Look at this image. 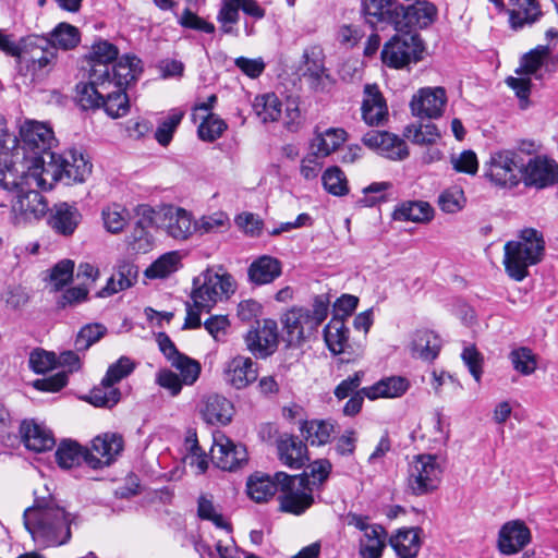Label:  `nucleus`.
I'll use <instances>...</instances> for the list:
<instances>
[{"label": "nucleus", "instance_id": "f257e3e1", "mask_svg": "<svg viewBox=\"0 0 558 558\" xmlns=\"http://www.w3.org/2000/svg\"><path fill=\"white\" fill-rule=\"evenodd\" d=\"M75 518L52 496L36 497L34 505L23 514L26 530L41 548L66 544L71 539V524Z\"/></svg>", "mask_w": 558, "mask_h": 558}, {"label": "nucleus", "instance_id": "f03ea898", "mask_svg": "<svg viewBox=\"0 0 558 558\" xmlns=\"http://www.w3.org/2000/svg\"><path fill=\"white\" fill-rule=\"evenodd\" d=\"M89 64L88 74L95 83L104 84L117 80L121 84L136 82L143 72V63L135 54H123L108 40L95 41L86 57Z\"/></svg>", "mask_w": 558, "mask_h": 558}, {"label": "nucleus", "instance_id": "7ed1b4c3", "mask_svg": "<svg viewBox=\"0 0 558 558\" xmlns=\"http://www.w3.org/2000/svg\"><path fill=\"white\" fill-rule=\"evenodd\" d=\"M43 175L41 167L23 158L19 149H0V187L4 191L14 194L23 189L24 181L46 190Z\"/></svg>", "mask_w": 558, "mask_h": 558}, {"label": "nucleus", "instance_id": "20e7f679", "mask_svg": "<svg viewBox=\"0 0 558 558\" xmlns=\"http://www.w3.org/2000/svg\"><path fill=\"white\" fill-rule=\"evenodd\" d=\"M92 162L82 151L69 149L63 155H49L47 163L41 168V174L46 181V190H50L59 181L65 184L84 182L92 174Z\"/></svg>", "mask_w": 558, "mask_h": 558}, {"label": "nucleus", "instance_id": "39448f33", "mask_svg": "<svg viewBox=\"0 0 558 558\" xmlns=\"http://www.w3.org/2000/svg\"><path fill=\"white\" fill-rule=\"evenodd\" d=\"M279 482V509L281 512L301 515L314 505L315 481L308 480L307 472L289 475L276 472Z\"/></svg>", "mask_w": 558, "mask_h": 558}, {"label": "nucleus", "instance_id": "423d86ee", "mask_svg": "<svg viewBox=\"0 0 558 558\" xmlns=\"http://www.w3.org/2000/svg\"><path fill=\"white\" fill-rule=\"evenodd\" d=\"M234 289L230 274H219L208 268L193 279L191 299L196 308L209 312L217 302L228 299Z\"/></svg>", "mask_w": 558, "mask_h": 558}, {"label": "nucleus", "instance_id": "0eeeda50", "mask_svg": "<svg viewBox=\"0 0 558 558\" xmlns=\"http://www.w3.org/2000/svg\"><path fill=\"white\" fill-rule=\"evenodd\" d=\"M20 143L13 149H19L23 158L38 163L44 168L49 159L54 135L52 129L43 122L26 121L20 129Z\"/></svg>", "mask_w": 558, "mask_h": 558}, {"label": "nucleus", "instance_id": "6e6552de", "mask_svg": "<svg viewBox=\"0 0 558 558\" xmlns=\"http://www.w3.org/2000/svg\"><path fill=\"white\" fill-rule=\"evenodd\" d=\"M425 46L417 33H400L392 36L383 47L381 61L391 69H403L423 59Z\"/></svg>", "mask_w": 558, "mask_h": 558}, {"label": "nucleus", "instance_id": "1a4fd4ad", "mask_svg": "<svg viewBox=\"0 0 558 558\" xmlns=\"http://www.w3.org/2000/svg\"><path fill=\"white\" fill-rule=\"evenodd\" d=\"M524 158L520 151L504 149L493 153L486 163L485 177L495 185L515 187L522 182Z\"/></svg>", "mask_w": 558, "mask_h": 558}, {"label": "nucleus", "instance_id": "9d476101", "mask_svg": "<svg viewBox=\"0 0 558 558\" xmlns=\"http://www.w3.org/2000/svg\"><path fill=\"white\" fill-rule=\"evenodd\" d=\"M442 469L436 456L418 454L408 470V488L415 496L428 495L438 489Z\"/></svg>", "mask_w": 558, "mask_h": 558}, {"label": "nucleus", "instance_id": "9b49d317", "mask_svg": "<svg viewBox=\"0 0 558 558\" xmlns=\"http://www.w3.org/2000/svg\"><path fill=\"white\" fill-rule=\"evenodd\" d=\"M302 77L314 93H329L336 84L325 65V53L320 46L304 49L302 54Z\"/></svg>", "mask_w": 558, "mask_h": 558}, {"label": "nucleus", "instance_id": "f8f14e48", "mask_svg": "<svg viewBox=\"0 0 558 558\" xmlns=\"http://www.w3.org/2000/svg\"><path fill=\"white\" fill-rule=\"evenodd\" d=\"M362 13L365 22L374 29L384 31L392 26L403 28L404 5L397 0H363Z\"/></svg>", "mask_w": 558, "mask_h": 558}, {"label": "nucleus", "instance_id": "ddd939ff", "mask_svg": "<svg viewBox=\"0 0 558 558\" xmlns=\"http://www.w3.org/2000/svg\"><path fill=\"white\" fill-rule=\"evenodd\" d=\"M347 523L363 532L359 541V555H368L369 558H381L387 546L388 533L386 529L377 523H369V517L349 512Z\"/></svg>", "mask_w": 558, "mask_h": 558}, {"label": "nucleus", "instance_id": "4468645a", "mask_svg": "<svg viewBox=\"0 0 558 558\" xmlns=\"http://www.w3.org/2000/svg\"><path fill=\"white\" fill-rule=\"evenodd\" d=\"M539 247H521L514 241H508L504 246V266L507 275L520 282L529 276V267L542 262Z\"/></svg>", "mask_w": 558, "mask_h": 558}, {"label": "nucleus", "instance_id": "2eb2a0df", "mask_svg": "<svg viewBox=\"0 0 558 558\" xmlns=\"http://www.w3.org/2000/svg\"><path fill=\"white\" fill-rule=\"evenodd\" d=\"M522 182L526 187L543 190L558 183V163L547 156L530 157L522 168Z\"/></svg>", "mask_w": 558, "mask_h": 558}, {"label": "nucleus", "instance_id": "dca6fc26", "mask_svg": "<svg viewBox=\"0 0 558 558\" xmlns=\"http://www.w3.org/2000/svg\"><path fill=\"white\" fill-rule=\"evenodd\" d=\"M124 440L120 434L105 433L96 436L88 448L86 464L94 470H99L112 464L122 453Z\"/></svg>", "mask_w": 558, "mask_h": 558}, {"label": "nucleus", "instance_id": "f3484780", "mask_svg": "<svg viewBox=\"0 0 558 558\" xmlns=\"http://www.w3.org/2000/svg\"><path fill=\"white\" fill-rule=\"evenodd\" d=\"M257 326L244 337L247 350L257 359H266L278 348V326L274 319L256 322Z\"/></svg>", "mask_w": 558, "mask_h": 558}, {"label": "nucleus", "instance_id": "a211bd4d", "mask_svg": "<svg viewBox=\"0 0 558 558\" xmlns=\"http://www.w3.org/2000/svg\"><path fill=\"white\" fill-rule=\"evenodd\" d=\"M213 463L223 471H236L247 463L248 457L243 445H236L225 435L214 438L210 449Z\"/></svg>", "mask_w": 558, "mask_h": 558}, {"label": "nucleus", "instance_id": "6ab92c4d", "mask_svg": "<svg viewBox=\"0 0 558 558\" xmlns=\"http://www.w3.org/2000/svg\"><path fill=\"white\" fill-rule=\"evenodd\" d=\"M446 102L447 95L444 87H425L413 95L410 108L415 117L437 119L441 117Z\"/></svg>", "mask_w": 558, "mask_h": 558}, {"label": "nucleus", "instance_id": "aec40b11", "mask_svg": "<svg viewBox=\"0 0 558 558\" xmlns=\"http://www.w3.org/2000/svg\"><path fill=\"white\" fill-rule=\"evenodd\" d=\"M47 225L57 234L63 238L72 236L83 220V216L75 204L60 202L47 211Z\"/></svg>", "mask_w": 558, "mask_h": 558}, {"label": "nucleus", "instance_id": "412c9836", "mask_svg": "<svg viewBox=\"0 0 558 558\" xmlns=\"http://www.w3.org/2000/svg\"><path fill=\"white\" fill-rule=\"evenodd\" d=\"M158 227L175 240H186L194 231V221L187 210L167 205L159 209Z\"/></svg>", "mask_w": 558, "mask_h": 558}, {"label": "nucleus", "instance_id": "4be33fe9", "mask_svg": "<svg viewBox=\"0 0 558 558\" xmlns=\"http://www.w3.org/2000/svg\"><path fill=\"white\" fill-rule=\"evenodd\" d=\"M362 142L368 148L391 160H402L409 156L404 140L386 131L372 130L363 136Z\"/></svg>", "mask_w": 558, "mask_h": 558}, {"label": "nucleus", "instance_id": "5701e85b", "mask_svg": "<svg viewBox=\"0 0 558 558\" xmlns=\"http://www.w3.org/2000/svg\"><path fill=\"white\" fill-rule=\"evenodd\" d=\"M258 377L257 364L248 356L236 355L226 363L223 379L240 390L253 384Z\"/></svg>", "mask_w": 558, "mask_h": 558}, {"label": "nucleus", "instance_id": "b1692460", "mask_svg": "<svg viewBox=\"0 0 558 558\" xmlns=\"http://www.w3.org/2000/svg\"><path fill=\"white\" fill-rule=\"evenodd\" d=\"M530 542V529L520 520H513L505 523L498 534V548L500 553L505 555L519 553Z\"/></svg>", "mask_w": 558, "mask_h": 558}, {"label": "nucleus", "instance_id": "393cba45", "mask_svg": "<svg viewBox=\"0 0 558 558\" xmlns=\"http://www.w3.org/2000/svg\"><path fill=\"white\" fill-rule=\"evenodd\" d=\"M278 459L290 469H301L310 460L306 445L298 436L281 434L276 440Z\"/></svg>", "mask_w": 558, "mask_h": 558}, {"label": "nucleus", "instance_id": "a878e982", "mask_svg": "<svg viewBox=\"0 0 558 558\" xmlns=\"http://www.w3.org/2000/svg\"><path fill=\"white\" fill-rule=\"evenodd\" d=\"M361 110L363 120L371 126H379L387 121L388 107L376 84H366L364 86V98Z\"/></svg>", "mask_w": 558, "mask_h": 558}, {"label": "nucleus", "instance_id": "bb28decb", "mask_svg": "<svg viewBox=\"0 0 558 558\" xmlns=\"http://www.w3.org/2000/svg\"><path fill=\"white\" fill-rule=\"evenodd\" d=\"M499 10L505 9L502 0H489ZM509 22L512 29L518 31L525 24H533L542 15L536 0H509Z\"/></svg>", "mask_w": 558, "mask_h": 558}, {"label": "nucleus", "instance_id": "cd10ccee", "mask_svg": "<svg viewBox=\"0 0 558 558\" xmlns=\"http://www.w3.org/2000/svg\"><path fill=\"white\" fill-rule=\"evenodd\" d=\"M23 189L15 194V203L13 209L20 211L27 217L40 218L48 211V205L45 197L37 191L35 183L24 181Z\"/></svg>", "mask_w": 558, "mask_h": 558}, {"label": "nucleus", "instance_id": "c85d7f7f", "mask_svg": "<svg viewBox=\"0 0 558 558\" xmlns=\"http://www.w3.org/2000/svg\"><path fill=\"white\" fill-rule=\"evenodd\" d=\"M281 322L289 342H300L316 330L310 318V310L305 307H292L283 314Z\"/></svg>", "mask_w": 558, "mask_h": 558}, {"label": "nucleus", "instance_id": "c756f323", "mask_svg": "<svg viewBox=\"0 0 558 558\" xmlns=\"http://www.w3.org/2000/svg\"><path fill=\"white\" fill-rule=\"evenodd\" d=\"M20 433L25 447L35 452L51 450L56 445L52 432L35 421H24Z\"/></svg>", "mask_w": 558, "mask_h": 558}, {"label": "nucleus", "instance_id": "7c9ffc66", "mask_svg": "<svg viewBox=\"0 0 558 558\" xmlns=\"http://www.w3.org/2000/svg\"><path fill=\"white\" fill-rule=\"evenodd\" d=\"M282 274L281 262L270 255H262L254 259L247 268L248 281L255 286L274 282Z\"/></svg>", "mask_w": 558, "mask_h": 558}, {"label": "nucleus", "instance_id": "2f4dec72", "mask_svg": "<svg viewBox=\"0 0 558 558\" xmlns=\"http://www.w3.org/2000/svg\"><path fill=\"white\" fill-rule=\"evenodd\" d=\"M421 527L399 529L389 538V545L398 558H415L422 547Z\"/></svg>", "mask_w": 558, "mask_h": 558}, {"label": "nucleus", "instance_id": "473e14b6", "mask_svg": "<svg viewBox=\"0 0 558 558\" xmlns=\"http://www.w3.org/2000/svg\"><path fill=\"white\" fill-rule=\"evenodd\" d=\"M121 81V84H119L117 80H110V88L104 94V105H100V108L114 119L124 117L130 111V101L125 90L131 83H123L124 80Z\"/></svg>", "mask_w": 558, "mask_h": 558}, {"label": "nucleus", "instance_id": "72a5a7b5", "mask_svg": "<svg viewBox=\"0 0 558 558\" xmlns=\"http://www.w3.org/2000/svg\"><path fill=\"white\" fill-rule=\"evenodd\" d=\"M110 88V81L104 84L95 83L90 74L88 82H81L76 85L75 100L82 110H97L104 105V94Z\"/></svg>", "mask_w": 558, "mask_h": 558}, {"label": "nucleus", "instance_id": "f704fd0d", "mask_svg": "<svg viewBox=\"0 0 558 558\" xmlns=\"http://www.w3.org/2000/svg\"><path fill=\"white\" fill-rule=\"evenodd\" d=\"M233 404L220 395H210L206 398L202 410L203 418L211 425L228 424L233 415Z\"/></svg>", "mask_w": 558, "mask_h": 558}, {"label": "nucleus", "instance_id": "c9c22d12", "mask_svg": "<svg viewBox=\"0 0 558 558\" xmlns=\"http://www.w3.org/2000/svg\"><path fill=\"white\" fill-rule=\"evenodd\" d=\"M441 341L439 337L430 330H416L411 343V353L414 357L424 361H434L440 351Z\"/></svg>", "mask_w": 558, "mask_h": 558}, {"label": "nucleus", "instance_id": "e433bc0d", "mask_svg": "<svg viewBox=\"0 0 558 558\" xmlns=\"http://www.w3.org/2000/svg\"><path fill=\"white\" fill-rule=\"evenodd\" d=\"M409 381L404 377L392 376L384 378L371 387H364L363 393L369 400L378 398H398L409 389Z\"/></svg>", "mask_w": 558, "mask_h": 558}, {"label": "nucleus", "instance_id": "4c0bfd02", "mask_svg": "<svg viewBox=\"0 0 558 558\" xmlns=\"http://www.w3.org/2000/svg\"><path fill=\"white\" fill-rule=\"evenodd\" d=\"M324 339L332 354L345 353L350 348V343L349 328L345 326L344 320L331 317L324 328Z\"/></svg>", "mask_w": 558, "mask_h": 558}, {"label": "nucleus", "instance_id": "58836bf2", "mask_svg": "<svg viewBox=\"0 0 558 558\" xmlns=\"http://www.w3.org/2000/svg\"><path fill=\"white\" fill-rule=\"evenodd\" d=\"M300 430L312 446H325L335 433V424L331 420L302 421Z\"/></svg>", "mask_w": 558, "mask_h": 558}, {"label": "nucleus", "instance_id": "ea45409f", "mask_svg": "<svg viewBox=\"0 0 558 558\" xmlns=\"http://www.w3.org/2000/svg\"><path fill=\"white\" fill-rule=\"evenodd\" d=\"M404 13L403 27L413 25L426 28L436 20L437 8L429 1H417L404 7Z\"/></svg>", "mask_w": 558, "mask_h": 558}, {"label": "nucleus", "instance_id": "a19ab883", "mask_svg": "<svg viewBox=\"0 0 558 558\" xmlns=\"http://www.w3.org/2000/svg\"><path fill=\"white\" fill-rule=\"evenodd\" d=\"M88 448L82 447L77 441L64 439L56 450V461L62 469L78 466L82 462L86 463Z\"/></svg>", "mask_w": 558, "mask_h": 558}, {"label": "nucleus", "instance_id": "79ce46f5", "mask_svg": "<svg viewBox=\"0 0 558 558\" xmlns=\"http://www.w3.org/2000/svg\"><path fill=\"white\" fill-rule=\"evenodd\" d=\"M434 209L423 201H409L400 204L393 211L398 221L427 222L433 218Z\"/></svg>", "mask_w": 558, "mask_h": 558}, {"label": "nucleus", "instance_id": "37998d69", "mask_svg": "<svg viewBox=\"0 0 558 558\" xmlns=\"http://www.w3.org/2000/svg\"><path fill=\"white\" fill-rule=\"evenodd\" d=\"M46 37L54 51L74 49L81 41L78 28L65 22L59 23Z\"/></svg>", "mask_w": 558, "mask_h": 558}, {"label": "nucleus", "instance_id": "c03bdc74", "mask_svg": "<svg viewBox=\"0 0 558 558\" xmlns=\"http://www.w3.org/2000/svg\"><path fill=\"white\" fill-rule=\"evenodd\" d=\"M253 110L264 122L278 121L282 113V102L275 93H266L255 97Z\"/></svg>", "mask_w": 558, "mask_h": 558}, {"label": "nucleus", "instance_id": "a18cd8bd", "mask_svg": "<svg viewBox=\"0 0 558 558\" xmlns=\"http://www.w3.org/2000/svg\"><path fill=\"white\" fill-rule=\"evenodd\" d=\"M247 494L256 502H265L279 492V482L276 474L270 475H254L251 476L246 484Z\"/></svg>", "mask_w": 558, "mask_h": 558}, {"label": "nucleus", "instance_id": "49530a36", "mask_svg": "<svg viewBox=\"0 0 558 558\" xmlns=\"http://www.w3.org/2000/svg\"><path fill=\"white\" fill-rule=\"evenodd\" d=\"M345 134L343 129H329L318 135L311 145L313 155L316 157L330 155L345 141Z\"/></svg>", "mask_w": 558, "mask_h": 558}, {"label": "nucleus", "instance_id": "de8ad7c7", "mask_svg": "<svg viewBox=\"0 0 558 558\" xmlns=\"http://www.w3.org/2000/svg\"><path fill=\"white\" fill-rule=\"evenodd\" d=\"M137 220L135 222L134 232L132 234L133 242L135 245L136 242L144 240L147 235V229L157 226L159 222V210L154 209L149 205H138L136 208ZM133 248H136L133 246Z\"/></svg>", "mask_w": 558, "mask_h": 558}, {"label": "nucleus", "instance_id": "09e8293b", "mask_svg": "<svg viewBox=\"0 0 558 558\" xmlns=\"http://www.w3.org/2000/svg\"><path fill=\"white\" fill-rule=\"evenodd\" d=\"M121 399V391L112 383L101 379L99 386L94 387L88 396V401L95 407L112 408Z\"/></svg>", "mask_w": 558, "mask_h": 558}, {"label": "nucleus", "instance_id": "8fccbe9b", "mask_svg": "<svg viewBox=\"0 0 558 558\" xmlns=\"http://www.w3.org/2000/svg\"><path fill=\"white\" fill-rule=\"evenodd\" d=\"M105 229L112 233H120L130 219V213L119 204H112L105 207L101 211Z\"/></svg>", "mask_w": 558, "mask_h": 558}, {"label": "nucleus", "instance_id": "3c124183", "mask_svg": "<svg viewBox=\"0 0 558 558\" xmlns=\"http://www.w3.org/2000/svg\"><path fill=\"white\" fill-rule=\"evenodd\" d=\"M551 49L547 45H538L530 52L525 53L521 60L520 68L515 71L517 74L536 75L537 71L544 64V61L549 57Z\"/></svg>", "mask_w": 558, "mask_h": 558}, {"label": "nucleus", "instance_id": "603ef678", "mask_svg": "<svg viewBox=\"0 0 558 558\" xmlns=\"http://www.w3.org/2000/svg\"><path fill=\"white\" fill-rule=\"evenodd\" d=\"M180 266L178 252H169L156 259L146 270L145 276L149 279L166 278L175 272Z\"/></svg>", "mask_w": 558, "mask_h": 558}, {"label": "nucleus", "instance_id": "864d4df0", "mask_svg": "<svg viewBox=\"0 0 558 558\" xmlns=\"http://www.w3.org/2000/svg\"><path fill=\"white\" fill-rule=\"evenodd\" d=\"M184 117V111L181 109H172L169 114L159 121L155 131V140L161 146H168L172 141L173 134L180 125Z\"/></svg>", "mask_w": 558, "mask_h": 558}, {"label": "nucleus", "instance_id": "5fc2aeb1", "mask_svg": "<svg viewBox=\"0 0 558 558\" xmlns=\"http://www.w3.org/2000/svg\"><path fill=\"white\" fill-rule=\"evenodd\" d=\"M404 136L417 145H433L440 138V132L434 123H420L408 125Z\"/></svg>", "mask_w": 558, "mask_h": 558}, {"label": "nucleus", "instance_id": "6e6d98bb", "mask_svg": "<svg viewBox=\"0 0 558 558\" xmlns=\"http://www.w3.org/2000/svg\"><path fill=\"white\" fill-rule=\"evenodd\" d=\"M107 327L100 323H90L83 326L75 339V349L77 352L87 351L93 344L97 343L107 333Z\"/></svg>", "mask_w": 558, "mask_h": 558}, {"label": "nucleus", "instance_id": "4d7b16f0", "mask_svg": "<svg viewBox=\"0 0 558 558\" xmlns=\"http://www.w3.org/2000/svg\"><path fill=\"white\" fill-rule=\"evenodd\" d=\"M240 8L238 2L221 0V7L217 14V21L220 23L222 34L238 36V29L233 27L240 19Z\"/></svg>", "mask_w": 558, "mask_h": 558}, {"label": "nucleus", "instance_id": "13d9d810", "mask_svg": "<svg viewBox=\"0 0 558 558\" xmlns=\"http://www.w3.org/2000/svg\"><path fill=\"white\" fill-rule=\"evenodd\" d=\"M509 359L513 368L524 376L533 374L537 367L536 355L526 347L512 350L509 354Z\"/></svg>", "mask_w": 558, "mask_h": 558}, {"label": "nucleus", "instance_id": "bf43d9fd", "mask_svg": "<svg viewBox=\"0 0 558 558\" xmlns=\"http://www.w3.org/2000/svg\"><path fill=\"white\" fill-rule=\"evenodd\" d=\"M322 181L325 190L335 196H343L349 192L347 178L337 166L326 169Z\"/></svg>", "mask_w": 558, "mask_h": 558}, {"label": "nucleus", "instance_id": "052dcab7", "mask_svg": "<svg viewBox=\"0 0 558 558\" xmlns=\"http://www.w3.org/2000/svg\"><path fill=\"white\" fill-rule=\"evenodd\" d=\"M180 372V378L184 385H193L199 377L202 367L199 362L181 353L170 362Z\"/></svg>", "mask_w": 558, "mask_h": 558}, {"label": "nucleus", "instance_id": "680f3d73", "mask_svg": "<svg viewBox=\"0 0 558 558\" xmlns=\"http://www.w3.org/2000/svg\"><path fill=\"white\" fill-rule=\"evenodd\" d=\"M227 128L225 120L214 113H208L198 125L197 134L205 142H214L223 134Z\"/></svg>", "mask_w": 558, "mask_h": 558}, {"label": "nucleus", "instance_id": "e2e57ef3", "mask_svg": "<svg viewBox=\"0 0 558 558\" xmlns=\"http://www.w3.org/2000/svg\"><path fill=\"white\" fill-rule=\"evenodd\" d=\"M197 514L202 520L211 521L219 529L232 531L231 524L223 520L222 514L216 512L213 500L204 495L197 500Z\"/></svg>", "mask_w": 558, "mask_h": 558}, {"label": "nucleus", "instance_id": "0e129e2a", "mask_svg": "<svg viewBox=\"0 0 558 558\" xmlns=\"http://www.w3.org/2000/svg\"><path fill=\"white\" fill-rule=\"evenodd\" d=\"M28 363L33 372L44 374L57 366V355L54 352L36 348L31 352Z\"/></svg>", "mask_w": 558, "mask_h": 558}, {"label": "nucleus", "instance_id": "69168bd1", "mask_svg": "<svg viewBox=\"0 0 558 558\" xmlns=\"http://www.w3.org/2000/svg\"><path fill=\"white\" fill-rule=\"evenodd\" d=\"M465 203L463 191L453 187L445 190L438 197L439 208L447 214H454L460 211Z\"/></svg>", "mask_w": 558, "mask_h": 558}, {"label": "nucleus", "instance_id": "338daca9", "mask_svg": "<svg viewBox=\"0 0 558 558\" xmlns=\"http://www.w3.org/2000/svg\"><path fill=\"white\" fill-rule=\"evenodd\" d=\"M136 367L134 361H132L129 356H121L117 362L111 364L106 375L104 376L106 383H112L116 385L121 381L123 378L131 375Z\"/></svg>", "mask_w": 558, "mask_h": 558}, {"label": "nucleus", "instance_id": "774afa93", "mask_svg": "<svg viewBox=\"0 0 558 558\" xmlns=\"http://www.w3.org/2000/svg\"><path fill=\"white\" fill-rule=\"evenodd\" d=\"M114 276L118 279V289H129L137 281L138 267L130 260H119Z\"/></svg>", "mask_w": 558, "mask_h": 558}]
</instances>
